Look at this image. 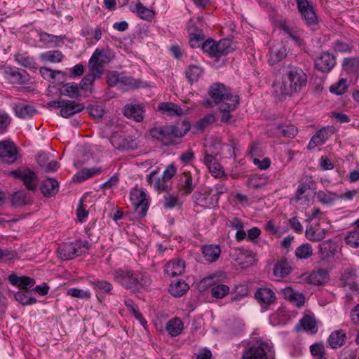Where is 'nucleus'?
<instances>
[{
    "label": "nucleus",
    "mask_w": 359,
    "mask_h": 359,
    "mask_svg": "<svg viewBox=\"0 0 359 359\" xmlns=\"http://www.w3.org/2000/svg\"><path fill=\"white\" fill-rule=\"evenodd\" d=\"M123 74L124 73H119L116 71L109 72L107 76V83L111 87L119 86L121 88Z\"/></svg>",
    "instance_id": "obj_43"
},
{
    "label": "nucleus",
    "mask_w": 359,
    "mask_h": 359,
    "mask_svg": "<svg viewBox=\"0 0 359 359\" xmlns=\"http://www.w3.org/2000/svg\"><path fill=\"white\" fill-rule=\"evenodd\" d=\"M290 271V266L286 259H281L277 262L273 269L274 276L279 278L287 276Z\"/></svg>",
    "instance_id": "obj_34"
},
{
    "label": "nucleus",
    "mask_w": 359,
    "mask_h": 359,
    "mask_svg": "<svg viewBox=\"0 0 359 359\" xmlns=\"http://www.w3.org/2000/svg\"><path fill=\"white\" fill-rule=\"evenodd\" d=\"M158 109L168 116H180L184 114V110L177 104L172 102H162L158 104Z\"/></svg>",
    "instance_id": "obj_32"
},
{
    "label": "nucleus",
    "mask_w": 359,
    "mask_h": 359,
    "mask_svg": "<svg viewBox=\"0 0 359 359\" xmlns=\"http://www.w3.org/2000/svg\"><path fill=\"white\" fill-rule=\"evenodd\" d=\"M79 86L75 83H67L63 86L62 94L72 98L80 96Z\"/></svg>",
    "instance_id": "obj_46"
},
{
    "label": "nucleus",
    "mask_w": 359,
    "mask_h": 359,
    "mask_svg": "<svg viewBox=\"0 0 359 359\" xmlns=\"http://www.w3.org/2000/svg\"><path fill=\"white\" fill-rule=\"evenodd\" d=\"M208 168L213 177L216 178L226 177L222 166L217 161L208 167Z\"/></svg>",
    "instance_id": "obj_61"
},
{
    "label": "nucleus",
    "mask_w": 359,
    "mask_h": 359,
    "mask_svg": "<svg viewBox=\"0 0 359 359\" xmlns=\"http://www.w3.org/2000/svg\"><path fill=\"white\" fill-rule=\"evenodd\" d=\"M342 285L353 291L359 290V271L349 269L343 276Z\"/></svg>",
    "instance_id": "obj_16"
},
{
    "label": "nucleus",
    "mask_w": 359,
    "mask_h": 359,
    "mask_svg": "<svg viewBox=\"0 0 359 359\" xmlns=\"http://www.w3.org/2000/svg\"><path fill=\"white\" fill-rule=\"evenodd\" d=\"M316 197L318 202L323 205H331L339 198L337 193L330 191H318L316 193Z\"/></svg>",
    "instance_id": "obj_39"
},
{
    "label": "nucleus",
    "mask_w": 359,
    "mask_h": 359,
    "mask_svg": "<svg viewBox=\"0 0 359 359\" xmlns=\"http://www.w3.org/2000/svg\"><path fill=\"white\" fill-rule=\"evenodd\" d=\"M130 11L136 13L140 18L144 20L150 21L154 17V11L144 6L140 0L135 5L130 6Z\"/></svg>",
    "instance_id": "obj_21"
},
{
    "label": "nucleus",
    "mask_w": 359,
    "mask_h": 359,
    "mask_svg": "<svg viewBox=\"0 0 359 359\" xmlns=\"http://www.w3.org/2000/svg\"><path fill=\"white\" fill-rule=\"evenodd\" d=\"M165 329L171 337H176L182 332L184 324L179 318H174L168 321Z\"/></svg>",
    "instance_id": "obj_31"
},
{
    "label": "nucleus",
    "mask_w": 359,
    "mask_h": 359,
    "mask_svg": "<svg viewBox=\"0 0 359 359\" xmlns=\"http://www.w3.org/2000/svg\"><path fill=\"white\" fill-rule=\"evenodd\" d=\"M16 62L27 68L36 70L38 67L35 66L32 59L26 54H17L15 56Z\"/></svg>",
    "instance_id": "obj_52"
},
{
    "label": "nucleus",
    "mask_w": 359,
    "mask_h": 359,
    "mask_svg": "<svg viewBox=\"0 0 359 359\" xmlns=\"http://www.w3.org/2000/svg\"><path fill=\"white\" fill-rule=\"evenodd\" d=\"M209 95L216 104L221 105L226 102L239 100L238 96L233 95L224 85L215 83L209 89Z\"/></svg>",
    "instance_id": "obj_7"
},
{
    "label": "nucleus",
    "mask_w": 359,
    "mask_h": 359,
    "mask_svg": "<svg viewBox=\"0 0 359 359\" xmlns=\"http://www.w3.org/2000/svg\"><path fill=\"white\" fill-rule=\"evenodd\" d=\"M158 170H152L147 176V181L149 184L153 187L156 191H166L168 189V184L165 179L161 177H156Z\"/></svg>",
    "instance_id": "obj_18"
},
{
    "label": "nucleus",
    "mask_w": 359,
    "mask_h": 359,
    "mask_svg": "<svg viewBox=\"0 0 359 359\" xmlns=\"http://www.w3.org/2000/svg\"><path fill=\"white\" fill-rule=\"evenodd\" d=\"M311 189V186L308 182H301L296 192V201L301 204L309 205V198L306 193Z\"/></svg>",
    "instance_id": "obj_36"
},
{
    "label": "nucleus",
    "mask_w": 359,
    "mask_h": 359,
    "mask_svg": "<svg viewBox=\"0 0 359 359\" xmlns=\"http://www.w3.org/2000/svg\"><path fill=\"white\" fill-rule=\"evenodd\" d=\"M299 11L309 25H316L318 19L313 6L307 0H297Z\"/></svg>",
    "instance_id": "obj_14"
},
{
    "label": "nucleus",
    "mask_w": 359,
    "mask_h": 359,
    "mask_svg": "<svg viewBox=\"0 0 359 359\" xmlns=\"http://www.w3.org/2000/svg\"><path fill=\"white\" fill-rule=\"evenodd\" d=\"M16 179L20 180L29 190H34L37 184V178L34 172L27 167H20L8 173Z\"/></svg>",
    "instance_id": "obj_9"
},
{
    "label": "nucleus",
    "mask_w": 359,
    "mask_h": 359,
    "mask_svg": "<svg viewBox=\"0 0 359 359\" xmlns=\"http://www.w3.org/2000/svg\"><path fill=\"white\" fill-rule=\"evenodd\" d=\"M286 55V48L282 43L274 44L270 47L269 62L273 65L282 60Z\"/></svg>",
    "instance_id": "obj_22"
},
{
    "label": "nucleus",
    "mask_w": 359,
    "mask_h": 359,
    "mask_svg": "<svg viewBox=\"0 0 359 359\" xmlns=\"http://www.w3.org/2000/svg\"><path fill=\"white\" fill-rule=\"evenodd\" d=\"M335 65V57L328 52L322 53L315 60L316 68L324 73L330 72Z\"/></svg>",
    "instance_id": "obj_13"
},
{
    "label": "nucleus",
    "mask_w": 359,
    "mask_h": 359,
    "mask_svg": "<svg viewBox=\"0 0 359 359\" xmlns=\"http://www.w3.org/2000/svg\"><path fill=\"white\" fill-rule=\"evenodd\" d=\"M13 109L16 116L21 118H28L36 112L33 107L24 103L16 104Z\"/></svg>",
    "instance_id": "obj_38"
},
{
    "label": "nucleus",
    "mask_w": 359,
    "mask_h": 359,
    "mask_svg": "<svg viewBox=\"0 0 359 359\" xmlns=\"http://www.w3.org/2000/svg\"><path fill=\"white\" fill-rule=\"evenodd\" d=\"M63 44L64 41L61 36L46 33V48L60 47Z\"/></svg>",
    "instance_id": "obj_58"
},
{
    "label": "nucleus",
    "mask_w": 359,
    "mask_h": 359,
    "mask_svg": "<svg viewBox=\"0 0 359 359\" xmlns=\"http://www.w3.org/2000/svg\"><path fill=\"white\" fill-rule=\"evenodd\" d=\"M342 66H343L344 69L349 74H359V58L358 57L345 58L343 61Z\"/></svg>",
    "instance_id": "obj_41"
},
{
    "label": "nucleus",
    "mask_w": 359,
    "mask_h": 359,
    "mask_svg": "<svg viewBox=\"0 0 359 359\" xmlns=\"http://www.w3.org/2000/svg\"><path fill=\"white\" fill-rule=\"evenodd\" d=\"M59 191V182L54 178L46 177V197L55 196Z\"/></svg>",
    "instance_id": "obj_53"
},
{
    "label": "nucleus",
    "mask_w": 359,
    "mask_h": 359,
    "mask_svg": "<svg viewBox=\"0 0 359 359\" xmlns=\"http://www.w3.org/2000/svg\"><path fill=\"white\" fill-rule=\"evenodd\" d=\"M190 129V124L187 121L177 123L176 125H169L156 127L151 129L150 135L165 145L172 144L175 139L183 137Z\"/></svg>",
    "instance_id": "obj_3"
},
{
    "label": "nucleus",
    "mask_w": 359,
    "mask_h": 359,
    "mask_svg": "<svg viewBox=\"0 0 359 359\" xmlns=\"http://www.w3.org/2000/svg\"><path fill=\"white\" fill-rule=\"evenodd\" d=\"M89 246L88 241L82 240L62 243L57 248V255L62 260L72 259L86 253Z\"/></svg>",
    "instance_id": "obj_4"
},
{
    "label": "nucleus",
    "mask_w": 359,
    "mask_h": 359,
    "mask_svg": "<svg viewBox=\"0 0 359 359\" xmlns=\"http://www.w3.org/2000/svg\"><path fill=\"white\" fill-rule=\"evenodd\" d=\"M57 154V153L52 148H50V151H48V153L46 152V162L48 161V163H46V172H54L58 168L59 163L55 159V156Z\"/></svg>",
    "instance_id": "obj_44"
},
{
    "label": "nucleus",
    "mask_w": 359,
    "mask_h": 359,
    "mask_svg": "<svg viewBox=\"0 0 359 359\" xmlns=\"http://www.w3.org/2000/svg\"><path fill=\"white\" fill-rule=\"evenodd\" d=\"M313 255L312 246L309 243H304L299 246L295 250V255L299 259H308Z\"/></svg>",
    "instance_id": "obj_48"
},
{
    "label": "nucleus",
    "mask_w": 359,
    "mask_h": 359,
    "mask_svg": "<svg viewBox=\"0 0 359 359\" xmlns=\"http://www.w3.org/2000/svg\"><path fill=\"white\" fill-rule=\"evenodd\" d=\"M81 34L87 39H95L96 41H98L102 38V32L100 27H97L95 29H88L83 30Z\"/></svg>",
    "instance_id": "obj_56"
},
{
    "label": "nucleus",
    "mask_w": 359,
    "mask_h": 359,
    "mask_svg": "<svg viewBox=\"0 0 359 359\" xmlns=\"http://www.w3.org/2000/svg\"><path fill=\"white\" fill-rule=\"evenodd\" d=\"M138 143L135 139L131 137L121 138V144L119 148L122 149H134L137 148Z\"/></svg>",
    "instance_id": "obj_60"
},
{
    "label": "nucleus",
    "mask_w": 359,
    "mask_h": 359,
    "mask_svg": "<svg viewBox=\"0 0 359 359\" xmlns=\"http://www.w3.org/2000/svg\"><path fill=\"white\" fill-rule=\"evenodd\" d=\"M307 83V76L298 67H290L279 86V93L283 97L299 92Z\"/></svg>",
    "instance_id": "obj_2"
},
{
    "label": "nucleus",
    "mask_w": 359,
    "mask_h": 359,
    "mask_svg": "<svg viewBox=\"0 0 359 359\" xmlns=\"http://www.w3.org/2000/svg\"><path fill=\"white\" fill-rule=\"evenodd\" d=\"M95 58V57H91L88 61V73L97 78H100L103 72V67L100 64L97 63V62L93 60Z\"/></svg>",
    "instance_id": "obj_50"
},
{
    "label": "nucleus",
    "mask_w": 359,
    "mask_h": 359,
    "mask_svg": "<svg viewBox=\"0 0 359 359\" xmlns=\"http://www.w3.org/2000/svg\"><path fill=\"white\" fill-rule=\"evenodd\" d=\"M4 74L12 84H25L29 81V76L26 71L16 67H6Z\"/></svg>",
    "instance_id": "obj_11"
},
{
    "label": "nucleus",
    "mask_w": 359,
    "mask_h": 359,
    "mask_svg": "<svg viewBox=\"0 0 359 359\" xmlns=\"http://www.w3.org/2000/svg\"><path fill=\"white\" fill-rule=\"evenodd\" d=\"M203 254L207 261L213 262L219 258L221 249L219 245H205L203 248Z\"/></svg>",
    "instance_id": "obj_35"
},
{
    "label": "nucleus",
    "mask_w": 359,
    "mask_h": 359,
    "mask_svg": "<svg viewBox=\"0 0 359 359\" xmlns=\"http://www.w3.org/2000/svg\"><path fill=\"white\" fill-rule=\"evenodd\" d=\"M30 291L22 290L15 294V299L22 305H28L36 302V299L30 295Z\"/></svg>",
    "instance_id": "obj_47"
},
{
    "label": "nucleus",
    "mask_w": 359,
    "mask_h": 359,
    "mask_svg": "<svg viewBox=\"0 0 359 359\" xmlns=\"http://www.w3.org/2000/svg\"><path fill=\"white\" fill-rule=\"evenodd\" d=\"M209 194H202L201 192H195L194 197L196 200V203L201 206H208L212 204L211 202H208Z\"/></svg>",
    "instance_id": "obj_63"
},
{
    "label": "nucleus",
    "mask_w": 359,
    "mask_h": 359,
    "mask_svg": "<svg viewBox=\"0 0 359 359\" xmlns=\"http://www.w3.org/2000/svg\"><path fill=\"white\" fill-rule=\"evenodd\" d=\"M346 339L347 337L345 331L343 330H337L330 334L327 341L332 348L336 349L343 346Z\"/></svg>",
    "instance_id": "obj_24"
},
{
    "label": "nucleus",
    "mask_w": 359,
    "mask_h": 359,
    "mask_svg": "<svg viewBox=\"0 0 359 359\" xmlns=\"http://www.w3.org/2000/svg\"><path fill=\"white\" fill-rule=\"evenodd\" d=\"M113 278L115 282L133 292H140L151 283L149 277L144 273L129 268L115 270Z\"/></svg>",
    "instance_id": "obj_1"
},
{
    "label": "nucleus",
    "mask_w": 359,
    "mask_h": 359,
    "mask_svg": "<svg viewBox=\"0 0 359 359\" xmlns=\"http://www.w3.org/2000/svg\"><path fill=\"white\" fill-rule=\"evenodd\" d=\"M8 280L11 284L18 286L22 290L29 291L35 284V280L27 276H18L16 274H11L8 277Z\"/></svg>",
    "instance_id": "obj_17"
},
{
    "label": "nucleus",
    "mask_w": 359,
    "mask_h": 359,
    "mask_svg": "<svg viewBox=\"0 0 359 359\" xmlns=\"http://www.w3.org/2000/svg\"><path fill=\"white\" fill-rule=\"evenodd\" d=\"M300 327L311 334H315L318 331L316 320L311 315H306L300 320L299 324L296 326L297 330H299Z\"/></svg>",
    "instance_id": "obj_27"
},
{
    "label": "nucleus",
    "mask_w": 359,
    "mask_h": 359,
    "mask_svg": "<svg viewBox=\"0 0 359 359\" xmlns=\"http://www.w3.org/2000/svg\"><path fill=\"white\" fill-rule=\"evenodd\" d=\"M83 104L76 102L72 100H63L60 115L64 118H69L76 113H79L84 109Z\"/></svg>",
    "instance_id": "obj_15"
},
{
    "label": "nucleus",
    "mask_w": 359,
    "mask_h": 359,
    "mask_svg": "<svg viewBox=\"0 0 359 359\" xmlns=\"http://www.w3.org/2000/svg\"><path fill=\"white\" fill-rule=\"evenodd\" d=\"M130 200L135 207L136 213L140 217H144L148 210V201L145 192L139 189L131 190Z\"/></svg>",
    "instance_id": "obj_10"
},
{
    "label": "nucleus",
    "mask_w": 359,
    "mask_h": 359,
    "mask_svg": "<svg viewBox=\"0 0 359 359\" xmlns=\"http://www.w3.org/2000/svg\"><path fill=\"white\" fill-rule=\"evenodd\" d=\"M97 79V77L88 73L81 81L79 83V88L86 91H90L92 90L95 80Z\"/></svg>",
    "instance_id": "obj_55"
},
{
    "label": "nucleus",
    "mask_w": 359,
    "mask_h": 359,
    "mask_svg": "<svg viewBox=\"0 0 359 359\" xmlns=\"http://www.w3.org/2000/svg\"><path fill=\"white\" fill-rule=\"evenodd\" d=\"M143 107L140 104H126L124 107L123 114L128 118H132L137 122H140L144 118Z\"/></svg>",
    "instance_id": "obj_23"
},
{
    "label": "nucleus",
    "mask_w": 359,
    "mask_h": 359,
    "mask_svg": "<svg viewBox=\"0 0 359 359\" xmlns=\"http://www.w3.org/2000/svg\"><path fill=\"white\" fill-rule=\"evenodd\" d=\"M319 254L323 259L333 257L336 252V246L330 240H327L319 244Z\"/></svg>",
    "instance_id": "obj_33"
},
{
    "label": "nucleus",
    "mask_w": 359,
    "mask_h": 359,
    "mask_svg": "<svg viewBox=\"0 0 359 359\" xmlns=\"http://www.w3.org/2000/svg\"><path fill=\"white\" fill-rule=\"evenodd\" d=\"M67 294L73 297L84 299H88L90 297V292L88 290L78 288H70L67 291Z\"/></svg>",
    "instance_id": "obj_59"
},
{
    "label": "nucleus",
    "mask_w": 359,
    "mask_h": 359,
    "mask_svg": "<svg viewBox=\"0 0 359 359\" xmlns=\"http://www.w3.org/2000/svg\"><path fill=\"white\" fill-rule=\"evenodd\" d=\"M182 172L179 175L178 189L184 195L190 194L194 189L196 183L194 178L198 175V170L193 166H184Z\"/></svg>",
    "instance_id": "obj_6"
},
{
    "label": "nucleus",
    "mask_w": 359,
    "mask_h": 359,
    "mask_svg": "<svg viewBox=\"0 0 359 359\" xmlns=\"http://www.w3.org/2000/svg\"><path fill=\"white\" fill-rule=\"evenodd\" d=\"M18 158V148L13 142H0V158L8 163H14Z\"/></svg>",
    "instance_id": "obj_12"
},
{
    "label": "nucleus",
    "mask_w": 359,
    "mask_h": 359,
    "mask_svg": "<svg viewBox=\"0 0 359 359\" xmlns=\"http://www.w3.org/2000/svg\"><path fill=\"white\" fill-rule=\"evenodd\" d=\"M189 290V285L184 281H177L170 284V293L174 297H181Z\"/></svg>",
    "instance_id": "obj_42"
},
{
    "label": "nucleus",
    "mask_w": 359,
    "mask_h": 359,
    "mask_svg": "<svg viewBox=\"0 0 359 359\" xmlns=\"http://www.w3.org/2000/svg\"><path fill=\"white\" fill-rule=\"evenodd\" d=\"M230 41L222 39L217 42L212 39H208L202 44V50L212 57H219L229 52Z\"/></svg>",
    "instance_id": "obj_8"
},
{
    "label": "nucleus",
    "mask_w": 359,
    "mask_h": 359,
    "mask_svg": "<svg viewBox=\"0 0 359 359\" xmlns=\"http://www.w3.org/2000/svg\"><path fill=\"white\" fill-rule=\"evenodd\" d=\"M346 83L347 81L346 79L342 78L339 79V81L337 83L330 86V92L338 95L344 94L347 88Z\"/></svg>",
    "instance_id": "obj_57"
},
{
    "label": "nucleus",
    "mask_w": 359,
    "mask_h": 359,
    "mask_svg": "<svg viewBox=\"0 0 359 359\" xmlns=\"http://www.w3.org/2000/svg\"><path fill=\"white\" fill-rule=\"evenodd\" d=\"M141 86V81L138 79H135L131 76H128L123 74L121 88L124 90L134 89L139 88Z\"/></svg>",
    "instance_id": "obj_54"
},
{
    "label": "nucleus",
    "mask_w": 359,
    "mask_h": 359,
    "mask_svg": "<svg viewBox=\"0 0 359 359\" xmlns=\"http://www.w3.org/2000/svg\"><path fill=\"white\" fill-rule=\"evenodd\" d=\"M237 261L243 267L252 264L255 262V254L248 250L239 249L237 257Z\"/></svg>",
    "instance_id": "obj_40"
},
{
    "label": "nucleus",
    "mask_w": 359,
    "mask_h": 359,
    "mask_svg": "<svg viewBox=\"0 0 359 359\" xmlns=\"http://www.w3.org/2000/svg\"><path fill=\"white\" fill-rule=\"evenodd\" d=\"M203 74V69L198 65H189L185 71L186 77L190 83H196Z\"/></svg>",
    "instance_id": "obj_37"
},
{
    "label": "nucleus",
    "mask_w": 359,
    "mask_h": 359,
    "mask_svg": "<svg viewBox=\"0 0 359 359\" xmlns=\"http://www.w3.org/2000/svg\"><path fill=\"white\" fill-rule=\"evenodd\" d=\"M345 242L351 248H359V229L348 231L345 237Z\"/></svg>",
    "instance_id": "obj_49"
},
{
    "label": "nucleus",
    "mask_w": 359,
    "mask_h": 359,
    "mask_svg": "<svg viewBox=\"0 0 359 359\" xmlns=\"http://www.w3.org/2000/svg\"><path fill=\"white\" fill-rule=\"evenodd\" d=\"M185 269V262L180 259H173L165 265V272L170 276L181 275Z\"/></svg>",
    "instance_id": "obj_19"
},
{
    "label": "nucleus",
    "mask_w": 359,
    "mask_h": 359,
    "mask_svg": "<svg viewBox=\"0 0 359 359\" xmlns=\"http://www.w3.org/2000/svg\"><path fill=\"white\" fill-rule=\"evenodd\" d=\"M326 235V231L319 226H311L306 230V237L311 241L318 242L322 241Z\"/></svg>",
    "instance_id": "obj_30"
},
{
    "label": "nucleus",
    "mask_w": 359,
    "mask_h": 359,
    "mask_svg": "<svg viewBox=\"0 0 359 359\" xmlns=\"http://www.w3.org/2000/svg\"><path fill=\"white\" fill-rule=\"evenodd\" d=\"M310 351L312 355L317 357V359H324L325 348L322 344H315L310 346Z\"/></svg>",
    "instance_id": "obj_62"
},
{
    "label": "nucleus",
    "mask_w": 359,
    "mask_h": 359,
    "mask_svg": "<svg viewBox=\"0 0 359 359\" xmlns=\"http://www.w3.org/2000/svg\"><path fill=\"white\" fill-rule=\"evenodd\" d=\"M282 294L285 299L289 300L299 307L302 306L304 304V296L301 293L294 292L290 287L283 289Z\"/></svg>",
    "instance_id": "obj_28"
},
{
    "label": "nucleus",
    "mask_w": 359,
    "mask_h": 359,
    "mask_svg": "<svg viewBox=\"0 0 359 359\" xmlns=\"http://www.w3.org/2000/svg\"><path fill=\"white\" fill-rule=\"evenodd\" d=\"M274 352L266 342L258 341L243 352L241 359H273Z\"/></svg>",
    "instance_id": "obj_5"
},
{
    "label": "nucleus",
    "mask_w": 359,
    "mask_h": 359,
    "mask_svg": "<svg viewBox=\"0 0 359 359\" xmlns=\"http://www.w3.org/2000/svg\"><path fill=\"white\" fill-rule=\"evenodd\" d=\"M239 104V100H234V101L222 104L219 105V109L221 114L220 121L224 123H231L232 115L231 112L233 111L236 106Z\"/></svg>",
    "instance_id": "obj_20"
},
{
    "label": "nucleus",
    "mask_w": 359,
    "mask_h": 359,
    "mask_svg": "<svg viewBox=\"0 0 359 359\" xmlns=\"http://www.w3.org/2000/svg\"><path fill=\"white\" fill-rule=\"evenodd\" d=\"M92 285L94 286L95 289L100 290L104 292H109L113 288L112 285L105 280H97L92 282Z\"/></svg>",
    "instance_id": "obj_64"
},
{
    "label": "nucleus",
    "mask_w": 359,
    "mask_h": 359,
    "mask_svg": "<svg viewBox=\"0 0 359 359\" xmlns=\"http://www.w3.org/2000/svg\"><path fill=\"white\" fill-rule=\"evenodd\" d=\"M11 205L14 208H19L31 203V199L24 190H19L11 195Z\"/></svg>",
    "instance_id": "obj_25"
},
{
    "label": "nucleus",
    "mask_w": 359,
    "mask_h": 359,
    "mask_svg": "<svg viewBox=\"0 0 359 359\" xmlns=\"http://www.w3.org/2000/svg\"><path fill=\"white\" fill-rule=\"evenodd\" d=\"M255 299L263 304L269 305L274 302L276 296L275 293L269 288H259L255 293Z\"/></svg>",
    "instance_id": "obj_26"
},
{
    "label": "nucleus",
    "mask_w": 359,
    "mask_h": 359,
    "mask_svg": "<svg viewBox=\"0 0 359 359\" xmlns=\"http://www.w3.org/2000/svg\"><path fill=\"white\" fill-rule=\"evenodd\" d=\"M329 136L330 135L327 129L325 128L320 129L312 137L311 141L309 143L308 148L309 149H312L318 145L323 144L328 139Z\"/></svg>",
    "instance_id": "obj_29"
},
{
    "label": "nucleus",
    "mask_w": 359,
    "mask_h": 359,
    "mask_svg": "<svg viewBox=\"0 0 359 359\" xmlns=\"http://www.w3.org/2000/svg\"><path fill=\"white\" fill-rule=\"evenodd\" d=\"M221 277H224V273L222 272L204 278L200 282V287L203 290H206L211 286L213 287L216 285L217 283L219 281V278Z\"/></svg>",
    "instance_id": "obj_45"
},
{
    "label": "nucleus",
    "mask_w": 359,
    "mask_h": 359,
    "mask_svg": "<svg viewBox=\"0 0 359 359\" xmlns=\"http://www.w3.org/2000/svg\"><path fill=\"white\" fill-rule=\"evenodd\" d=\"M229 292V286L223 284H217L211 289V295L217 299H222Z\"/></svg>",
    "instance_id": "obj_51"
}]
</instances>
